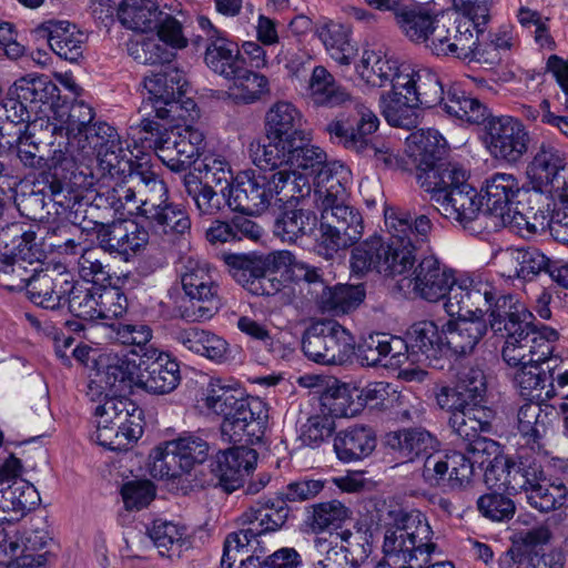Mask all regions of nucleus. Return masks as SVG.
Masks as SVG:
<instances>
[{
  "label": "nucleus",
  "mask_w": 568,
  "mask_h": 568,
  "mask_svg": "<svg viewBox=\"0 0 568 568\" xmlns=\"http://www.w3.org/2000/svg\"><path fill=\"white\" fill-rule=\"evenodd\" d=\"M183 185L201 216L216 215L222 210L224 200H227L225 191L220 195L212 185L203 184L199 176L191 172L183 176Z\"/></svg>",
  "instance_id": "54"
},
{
  "label": "nucleus",
  "mask_w": 568,
  "mask_h": 568,
  "mask_svg": "<svg viewBox=\"0 0 568 568\" xmlns=\"http://www.w3.org/2000/svg\"><path fill=\"white\" fill-rule=\"evenodd\" d=\"M293 142L292 146L283 150L284 161L275 165L258 166L262 170H274L287 166L295 171L297 176H305L311 183V179L316 185V202L326 196L327 190L332 186V181L342 183L341 179L333 174V168L327 163L326 152L317 145L300 142Z\"/></svg>",
  "instance_id": "18"
},
{
  "label": "nucleus",
  "mask_w": 568,
  "mask_h": 568,
  "mask_svg": "<svg viewBox=\"0 0 568 568\" xmlns=\"http://www.w3.org/2000/svg\"><path fill=\"white\" fill-rule=\"evenodd\" d=\"M180 280L182 290L191 302L190 307L181 312V317L186 322L211 320L221 307L215 270L207 262L189 256L183 260Z\"/></svg>",
  "instance_id": "14"
},
{
  "label": "nucleus",
  "mask_w": 568,
  "mask_h": 568,
  "mask_svg": "<svg viewBox=\"0 0 568 568\" xmlns=\"http://www.w3.org/2000/svg\"><path fill=\"white\" fill-rule=\"evenodd\" d=\"M438 22L429 43V50L434 54L488 62L479 43V34L483 33L479 26L463 18L453 20L448 14H442Z\"/></svg>",
  "instance_id": "17"
},
{
  "label": "nucleus",
  "mask_w": 568,
  "mask_h": 568,
  "mask_svg": "<svg viewBox=\"0 0 568 568\" xmlns=\"http://www.w3.org/2000/svg\"><path fill=\"white\" fill-rule=\"evenodd\" d=\"M303 113L288 101H277L265 114L267 143L252 142L250 153L256 166L275 165L284 161L283 150L293 142L306 140Z\"/></svg>",
  "instance_id": "11"
},
{
  "label": "nucleus",
  "mask_w": 568,
  "mask_h": 568,
  "mask_svg": "<svg viewBox=\"0 0 568 568\" xmlns=\"http://www.w3.org/2000/svg\"><path fill=\"white\" fill-rule=\"evenodd\" d=\"M159 40L148 39L142 42L133 43L130 47V54L142 64H156L170 60V53L164 44L174 49H183L187 45V39L184 37L181 23L170 13L162 11V19L155 28Z\"/></svg>",
  "instance_id": "31"
},
{
  "label": "nucleus",
  "mask_w": 568,
  "mask_h": 568,
  "mask_svg": "<svg viewBox=\"0 0 568 568\" xmlns=\"http://www.w3.org/2000/svg\"><path fill=\"white\" fill-rule=\"evenodd\" d=\"M14 486L3 488L1 495V510L23 516L33 509L40 501L36 487L27 480H18Z\"/></svg>",
  "instance_id": "63"
},
{
  "label": "nucleus",
  "mask_w": 568,
  "mask_h": 568,
  "mask_svg": "<svg viewBox=\"0 0 568 568\" xmlns=\"http://www.w3.org/2000/svg\"><path fill=\"white\" fill-rule=\"evenodd\" d=\"M355 344L353 334L336 321H318L306 329L302 349L317 364L341 365L353 356Z\"/></svg>",
  "instance_id": "16"
},
{
  "label": "nucleus",
  "mask_w": 568,
  "mask_h": 568,
  "mask_svg": "<svg viewBox=\"0 0 568 568\" xmlns=\"http://www.w3.org/2000/svg\"><path fill=\"white\" fill-rule=\"evenodd\" d=\"M444 306L449 316L484 318L488 315L490 329L505 338L503 358L518 361L520 347L516 343L534 316L515 296L499 294L493 283L477 276L455 281Z\"/></svg>",
  "instance_id": "1"
},
{
  "label": "nucleus",
  "mask_w": 568,
  "mask_h": 568,
  "mask_svg": "<svg viewBox=\"0 0 568 568\" xmlns=\"http://www.w3.org/2000/svg\"><path fill=\"white\" fill-rule=\"evenodd\" d=\"M99 445L110 450H126L143 434V410L128 397H109L95 407Z\"/></svg>",
  "instance_id": "12"
},
{
  "label": "nucleus",
  "mask_w": 568,
  "mask_h": 568,
  "mask_svg": "<svg viewBox=\"0 0 568 568\" xmlns=\"http://www.w3.org/2000/svg\"><path fill=\"white\" fill-rule=\"evenodd\" d=\"M378 125L377 115L364 103L356 102L352 114L347 118L341 115L329 122L326 125V132L333 142L345 149L373 155L378 164L393 166L397 164V156L385 143L377 145L372 141V135Z\"/></svg>",
  "instance_id": "13"
},
{
  "label": "nucleus",
  "mask_w": 568,
  "mask_h": 568,
  "mask_svg": "<svg viewBox=\"0 0 568 568\" xmlns=\"http://www.w3.org/2000/svg\"><path fill=\"white\" fill-rule=\"evenodd\" d=\"M92 135L97 136L94 142L88 145L97 151L98 171L100 179L94 180L97 206L101 203V192L106 191L113 183L122 182L126 175L136 173L140 168H134L129 149H124L115 129L108 123H100L92 129Z\"/></svg>",
  "instance_id": "15"
},
{
  "label": "nucleus",
  "mask_w": 568,
  "mask_h": 568,
  "mask_svg": "<svg viewBox=\"0 0 568 568\" xmlns=\"http://www.w3.org/2000/svg\"><path fill=\"white\" fill-rule=\"evenodd\" d=\"M532 190L547 194L552 201L568 200V164L552 144L542 142L527 168Z\"/></svg>",
  "instance_id": "21"
},
{
  "label": "nucleus",
  "mask_w": 568,
  "mask_h": 568,
  "mask_svg": "<svg viewBox=\"0 0 568 568\" xmlns=\"http://www.w3.org/2000/svg\"><path fill=\"white\" fill-rule=\"evenodd\" d=\"M409 155L416 165V178L422 186V176L442 175L445 170L458 169L457 164L442 161L446 152V140L435 129H420L408 138Z\"/></svg>",
  "instance_id": "28"
},
{
  "label": "nucleus",
  "mask_w": 568,
  "mask_h": 568,
  "mask_svg": "<svg viewBox=\"0 0 568 568\" xmlns=\"http://www.w3.org/2000/svg\"><path fill=\"white\" fill-rule=\"evenodd\" d=\"M39 37L45 38L51 50L60 58L77 62L83 54L87 36L65 20H48L37 27Z\"/></svg>",
  "instance_id": "35"
},
{
  "label": "nucleus",
  "mask_w": 568,
  "mask_h": 568,
  "mask_svg": "<svg viewBox=\"0 0 568 568\" xmlns=\"http://www.w3.org/2000/svg\"><path fill=\"white\" fill-rule=\"evenodd\" d=\"M548 267L549 258L536 247L508 248L500 257V274L507 278L532 280Z\"/></svg>",
  "instance_id": "41"
},
{
  "label": "nucleus",
  "mask_w": 568,
  "mask_h": 568,
  "mask_svg": "<svg viewBox=\"0 0 568 568\" xmlns=\"http://www.w3.org/2000/svg\"><path fill=\"white\" fill-rule=\"evenodd\" d=\"M256 464V450L240 445L219 450L212 458L210 468L216 485L231 494L243 487L245 478L255 469Z\"/></svg>",
  "instance_id": "27"
},
{
  "label": "nucleus",
  "mask_w": 568,
  "mask_h": 568,
  "mask_svg": "<svg viewBox=\"0 0 568 568\" xmlns=\"http://www.w3.org/2000/svg\"><path fill=\"white\" fill-rule=\"evenodd\" d=\"M308 94L316 105L341 106L351 102L355 105L357 100H353L351 93L337 84L334 77L322 65L313 69L308 81Z\"/></svg>",
  "instance_id": "45"
},
{
  "label": "nucleus",
  "mask_w": 568,
  "mask_h": 568,
  "mask_svg": "<svg viewBox=\"0 0 568 568\" xmlns=\"http://www.w3.org/2000/svg\"><path fill=\"white\" fill-rule=\"evenodd\" d=\"M232 277L247 291L266 273L262 254H230L225 256Z\"/></svg>",
  "instance_id": "58"
},
{
  "label": "nucleus",
  "mask_w": 568,
  "mask_h": 568,
  "mask_svg": "<svg viewBox=\"0 0 568 568\" xmlns=\"http://www.w3.org/2000/svg\"><path fill=\"white\" fill-rule=\"evenodd\" d=\"M105 252L101 246L82 251L78 260V273L82 283L100 286L110 282V267L104 263Z\"/></svg>",
  "instance_id": "62"
},
{
  "label": "nucleus",
  "mask_w": 568,
  "mask_h": 568,
  "mask_svg": "<svg viewBox=\"0 0 568 568\" xmlns=\"http://www.w3.org/2000/svg\"><path fill=\"white\" fill-rule=\"evenodd\" d=\"M146 220L156 232L163 234H184L191 227L186 211L170 201Z\"/></svg>",
  "instance_id": "61"
},
{
  "label": "nucleus",
  "mask_w": 568,
  "mask_h": 568,
  "mask_svg": "<svg viewBox=\"0 0 568 568\" xmlns=\"http://www.w3.org/2000/svg\"><path fill=\"white\" fill-rule=\"evenodd\" d=\"M385 531L383 551L386 560L375 568H422L428 565L436 545L426 517L419 510H398Z\"/></svg>",
  "instance_id": "6"
},
{
  "label": "nucleus",
  "mask_w": 568,
  "mask_h": 568,
  "mask_svg": "<svg viewBox=\"0 0 568 568\" xmlns=\"http://www.w3.org/2000/svg\"><path fill=\"white\" fill-rule=\"evenodd\" d=\"M412 354L423 357V361L437 359L444 352L443 329L432 321H420L412 325L407 332ZM422 361V358H418Z\"/></svg>",
  "instance_id": "50"
},
{
  "label": "nucleus",
  "mask_w": 568,
  "mask_h": 568,
  "mask_svg": "<svg viewBox=\"0 0 568 568\" xmlns=\"http://www.w3.org/2000/svg\"><path fill=\"white\" fill-rule=\"evenodd\" d=\"M149 537L163 557L180 556L186 545V528L172 521L156 519L149 529Z\"/></svg>",
  "instance_id": "56"
},
{
  "label": "nucleus",
  "mask_w": 568,
  "mask_h": 568,
  "mask_svg": "<svg viewBox=\"0 0 568 568\" xmlns=\"http://www.w3.org/2000/svg\"><path fill=\"white\" fill-rule=\"evenodd\" d=\"M540 465L528 458L515 460L510 457H496L485 470V483L489 488L508 494H525L532 483L540 478Z\"/></svg>",
  "instance_id": "26"
},
{
  "label": "nucleus",
  "mask_w": 568,
  "mask_h": 568,
  "mask_svg": "<svg viewBox=\"0 0 568 568\" xmlns=\"http://www.w3.org/2000/svg\"><path fill=\"white\" fill-rule=\"evenodd\" d=\"M555 414V408L544 402L529 400L520 406L518 418V430L527 438V442L537 443L546 435Z\"/></svg>",
  "instance_id": "49"
},
{
  "label": "nucleus",
  "mask_w": 568,
  "mask_h": 568,
  "mask_svg": "<svg viewBox=\"0 0 568 568\" xmlns=\"http://www.w3.org/2000/svg\"><path fill=\"white\" fill-rule=\"evenodd\" d=\"M99 286L75 281L70 275L63 306L68 305L70 312L83 320H95L97 300Z\"/></svg>",
  "instance_id": "55"
},
{
  "label": "nucleus",
  "mask_w": 568,
  "mask_h": 568,
  "mask_svg": "<svg viewBox=\"0 0 568 568\" xmlns=\"http://www.w3.org/2000/svg\"><path fill=\"white\" fill-rule=\"evenodd\" d=\"M454 272L438 258H423L408 276L398 281V288L430 303L448 297L455 284Z\"/></svg>",
  "instance_id": "23"
},
{
  "label": "nucleus",
  "mask_w": 568,
  "mask_h": 568,
  "mask_svg": "<svg viewBox=\"0 0 568 568\" xmlns=\"http://www.w3.org/2000/svg\"><path fill=\"white\" fill-rule=\"evenodd\" d=\"M365 297L362 285H325L316 297V304L323 313L341 315L359 306Z\"/></svg>",
  "instance_id": "48"
},
{
  "label": "nucleus",
  "mask_w": 568,
  "mask_h": 568,
  "mask_svg": "<svg viewBox=\"0 0 568 568\" xmlns=\"http://www.w3.org/2000/svg\"><path fill=\"white\" fill-rule=\"evenodd\" d=\"M70 275L65 271L59 272L55 268L43 270L42 266L39 267L24 288L29 300L47 310L63 306Z\"/></svg>",
  "instance_id": "36"
},
{
  "label": "nucleus",
  "mask_w": 568,
  "mask_h": 568,
  "mask_svg": "<svg viewBox=\"0 0 568 568\" xmlns=\"http://www.w3.org/2000/svg\"><path fill=\"white\" fill-rule=\"evenodd\" d=\"M442 106L449 116L469 124H485L491 115L489 109L478 99L456 87L448 90Z\"/></svg>",
  "instance_id": "47"
},
{
  "label": "nucleus",
  "mask_w": 568,
  "mask_h": 568,
  "mask_svg": "<svg viewBox=\"0 0 568 568\" xmlns=\"http://www.w3.org/2000/svg\"><path fill=\"white\" fill-rule=\"evenodd\" d=\"M273 171L275 172L271 176H266V192L272 193V201L293 204L310 195L312 186L307 178L297 176V173L287 166Z\"/></svg>",
  "instance_id": "44"
},
{
  "label": "nucleus",
  "mask_w": 568,
  "mask_h": 568,
  "mask_svg": "<svg viewBox=\"0 0 568 568\" xmlns=\"http://www.w3.org/2000/svg\"><path fill=\"white\" fill-rule=\"evenodd\" d=\"M490 415L491 412L487 407L479 406L455 412L449 417L450 428L465 443L464 454L471 463L473 469L475 464L484 465L488 462L491 450L496 449L494 440L480 436L481 433L489 430Z\"/></svg>",
  "instance_id": "22"
},
{
  "label": "nucleus",
  "mask_w": 568,
  "mask_h": 568,
  "mask_svg": "<svg viewBox=\"0 0 568 568\" xmlns=\"http://www.w3.org/2000/svg\"><path fill=\"white\" fill-rule=\"evenodd\" d=\"M444 100L443 84L435 71L403 63L395 80L394 91L381 94L379 106L390 125L410 129L417 125L418 106L443 105Z\"/></svg>",
  "instance_id": "4"
},
{
  "label": "nucleus",
  "mask_w": 568,
  "mask_h": 568,
  "mask_svg": "<svg viewBox=\"0 0 568 568\" xmlns=\"http://www.w3.org/2000/svg\"><path fill=\"white\" fill-rule=\"evenodd\" d=\"M159 71H151L143 80L145 94L143 105H150L158 118V110L168 108L169 103L185 92L187 82L182 71L171 64L161 63Z\"/></svg>",
  "instance_id": "33"
},
{
  "label": "nucleus",
  "mask_w": 568,
  "mask_h": 568,
  "mask_svg": "<svg viewBox=\"0 0 568 568\" xmlns=\"http://www.w3.org/2000/svg\"><path fill=\"white\" fill-rule=\"evenodd\" d=\"M17 252L0 255V285L9 291L24 290L34 272L43 265L42 252L36 248V234L24 232Z\"/></svg>",
  "instance_id": "25"
},
{
  "label": "nucleus",
  "mask_w": 568,
  "mask_h": 568,
  "mask_svg": "<svg viewBox=\"0 0 568 568\" xmlns=\"http://www.w3.org/2000/svg\"><path fill=\"white\" fill-rule=\"evenodd\" d=\"M288 515V506L278 496L276 498H263L243 513L241 520L246 527L241 530L253 541L258 537L284 528Z\"/></svg>",
  "instance_id": "34"
},
{
  "label": "nucleus",
  "mask_w": 568,
  "mask_h": 568,
  "mask_svg": "<svg viewBox=\"0 0 568 568\" xmlns=\"http://www.w3.org/2000/svg\"><path fill=\"white\" fill-rule=\"evenodd\" d=\"M185 473L202 464L209 456V444L200 436L187 434L168 442Z\"/></svg>",
  "instance_id": "60"
},
{
  "label": "nucleus",
  "mask_w": 568,
  "mask_h": 568,
  "mask_svg": "<svg viewBox=\"0 0 568 568\" xmlns=\"http://www.w3.org/2000/svg\"><path fill=\"white\" fill-rule=\"evenodd\" d=\"M524 331L520 338L518 337L519 343H516V346L520 347L518 361L515 363L508 362L506 358L504 361L508 366L518 368L514 379L523 397H527L529 400L546 402L556 396L554 373L557 365L551 366L549 363L557 361L550 356L555 351L559 334L548 326L536 328L531 325V321L527 323Z\"/></svg>",
  "instance_id": "3"
},
{
  "label": "nucleus",
  "mask_w": 568,
  "mask_h": 568,
  "mask_svg": "<svg viewBox=\"0 0 568 568\" xmlns=\"http://www.w3.org/2000/svg\"><path fill=\"white\" fill-rule=\"evenodd\" d=\"M387 444L407 458H424L422 477L432 487H466L473 477L471 463L462 452H437L438 442L423 428H410L387 435Z\"/></svg>",
  "instance_id": "2"
},
{
  "label": "nucleus",
  "mask_w": 568,
  "mask_h": 568,
  "mask_svg": "<svg viewBox=\"0 0 568 568\" xmlns=\"http://www.w3.org/2000/svg\"><path fill=\"white\" fill-rule=\"evenodd\" d=\"M180 383L179 364L160 354L148 364L144 373L139 372L138 386L152 394H168Z\"/></svg>",
  "instance_id": "43"
},
{
  "label": "nucleus",
  "mask_w": 568,
  "mask_h": 568,
  "mask_svg": "<svg viewBox=\"0 0 568 568\" xmlns=\"http://www.w3.org/2000/svg\"><path fill=\"white\" fill-rule=\"evenodd\" d=\"M484 199L487 212L496 219L495 226L517 227L519 232L525 230L528 234L538 232L536 224L528 222L523 214L511 215V206L515 203L520 185L517 178L509 173H495L485 181Z\"/></svg>",
  "instance_id": "20"
},
{
  "label": "nucleus",
  "mask_w": 568,
  "mask_h": 568,
  "mask_svg": "<svg viewBox=\"0 0 568 568\" xmlns=\"http://www.w3.org/2000/svg\"><path fill=\"white\" fill-rule=\"evenodd\" d=\"M272 203V193L266 192V176L251 172L239 174L227 192V205L246 215L263 213Z\"/></svg>",
  "instance_id": "32"
},
{
  "label": "nucleus",
  "mask_w": 568,
  "mask_h": 568,
  "mask_svg": "<svg viewBox=\"0 0 568 568\" xmlns=\"http://www.w3.org/2000/svg\"><path fill=\"white\" fill-rule=\"evenodd\" d=\"M205 407L223 416L222 437L231 443L247 446L261 440L266 423L264 403L257 397L220 383H212L204 397Z\"/></svg>",
  "instance_id": "5"
},
{
  "label": "nucleus",
  "mask_w": 568,
  "mask_h": 568,
  "mask_svg": "<svg viewBox=\"0 0 568 568\" xmlns=\"http://www.w3.org/2000/svg\"><path fill=\"white\" fill-rule=\"evenodd\" d=\"M351 517V510L339 500L332 499L306 508L304 524L308 531L321 534L337 528Z\"/></svg>",
  "instance_id": "52"
},
{
  "label": "nucleus",
  "mask_w": 568,
  "mask_h": 568,
  "mask_svg": "<svg viewBox=\"0 0 568 568\" xmlns=\"http://www.w3.org/2000/svg\"><path fill=\"white\" fill-rule=\"evenodd\" d=\"M484 142L494 159L516 164L528 152L530 134L515 116L490 115L484 124Z\"/></svg>",
  "instance_id": "19"
},
{
  "label": "nucleus",
  "mask_w": 568,
  "mask_h": 568,
  "mask_svg": "<svg viewBox=\"0 0 568 568\" xmlns=\"http://www.w3.org/2000/svg\"><path fill=\"white\" fill-rule=\"evenodd\" d=\"M443 12H436L428 6L403 7L395 19L402 32L413 42L429 49L434 29Z\"/></svg>",
  "instance_id": "40"
},
{
  "label": "nucleus",
  "mask_w": 568,
  "mask_h": 568,
  "mask_svg": "<svg viewBox=\"0 0 568 568\" xmlns=\"http://www.w3.org/2000/svg\"><path fill=\"white\" fill-rule=\"evenodd\" d=\"M197 22L210 41L204 58L206 65L227 80H232L239 72L243 73L244 60L237 45L229 41L224 32L216 29L206 17H199Z\"/></svg>",
  "instance_id": "29"
},
{
  "label": "nucleus",
  "mask_w": 568,
  "mask_h": 568,
  "mask_svg": "<svg viewBox=\"0 0 568 568\" xmlns=\"http://www.w3.org/2000/svg\"><path fill=\"white\" fill-rule=\"evenodd\" d=\"M385 226L389 234L381 260L379 274L407 276L415 264L417 250L428 242L432 222L426 215L412 219L410 214L396 209L385 211Z\"/></svg>",
  "instance_id": "7"
},
{
  "label": "nucleus",
  "mask_w": 568,
  "mask_h": 568,
  "mask_svg": "<svg viewBox=\"0 0 568 568\" xmlns=\"http://www.w3.org/2000/svg\"><path fill=\"white\" fill-rule=\"evenodd\" d=\"M203 133L192 125H176L165 131L155 142L159 159L172 171H185L199 156Z\"/></svg>",
  "instance_id": "24"
},
{
  "label": "nucleus",
  "mask_w": 568,
  "mask_h": 568,
  "mask_svg": "<svg viewBox=\"0 0 568 568\" xmlns=\"http://www.w3.org/2000/svg\"><path fill=\"white\" fill-rule=\"evenodd\" d=\"M110 186L101 192V203L116 213H136L146 219L169 202L166 184L149 169L141 168Z\"/></svg>",
  "instance_id": "10"
},
{
  "label": "nucleus",
  "mask_w": 568,
  "mask_h": 568,
  "mask_svg": "<svg viewBox=\"0 0 568 568\" xmlns=\"http://www.w3.org/2000/svg\"><path fill=\"white\" fill-rule=\"evenodd\" d=\"M118 18L126 29L148 32L155 30L162 19V10L154 0H122L118 7Z\"/></svg>",
  "instance_id": "46"
},
{
  "label": "nucleus",
  "mask_w": 568,
  "mask_h": 568,
  "mask_svg": "<svg viewBox=\"0 0 568 568\" xmlns=\"http://www.w3.org/2000/svg\"><path fill=\"white\" fill-rule=\"evenodd\" d=\"M422 178V189L429 194L434 209L446 220L467 227L479 217L483 203L477 190L467 182V172L463 168Z\"/></svg>",
  "instance_id": "9"
},
{
  "label": "nucleus",
  "mask_w": 568,
  "mask_h": 568,
  "mask_svg": "<svg viewBox=\"0 0 568 568\" xmlns=\"http://www.w3.org/2000/svg\"><path fill=\"white\" fill-rule=\"evenodd\" d=\"M12 93L26 104H45L58 97L59 89L48 75L32 73L16 80Z\"/></svg>",
  "instance_id": "53"
},
{
  "label": "nucleus",
  "mask_w": 568,
  "mask_h": 568,
  "mask_svg": "<svg viewBox=\"0 0 568 568\" xmlns=\"http://www.w3.org/2000/svg\"><path fill=\"white\" fill-rule=\"evenodd\" d=\"M402 64L382 49H367L363 51L355 70L367 87L384 88L390 85L389 91H394L395 80L399 75Z\"/></svg>",
  "instance_id": "38"
},
{
  "label": "nucleus",
  "mask_w": 568,
  "mask_h": 568,
  "mask_svg": "<svg viewBox=\"0 0 568 568\" xmlns=\"http://www.w3.org/2000/svg\"><path fill=\"white\" fill-rule=\"evenodd\" d=\"M376 447V434L365 425H353L338 432L334 450L342 462L359 460L369 456Z\"/></svg>",
  "instance_id": "42"
},
{
  "label": "nucleus",
  "mask_w": 568,
  "mask_h": 568,
  "mask_svg": "<svg viewBox=\"0 0 568 568\" xmlns=\"http://www.w3.org/2000/svg\"><path fill=\"white\" fill-rule=\"evenodd\" d=\"M331 536L337 541V545L349 562L353 564L354 568H358L367 560L372 551L367 530L362 528L354 530L344 529Z\"/></svg>",
  "instance_id": "64"
},
{
  "label": "nucleus",
  "mask_w": 568,
  "mask_h": 568,
  "mask_svg": "<svg viewBox=\"0 0 568 568\" xmlns=\"http://www.w3.org/2000/svg\"><path fill=\"white\" fill-rule=\"evenodd\" d=\"M92 223V227L82 225V230H92L100 246L106 252H115L128 257L144 248L149 242L148 231L134 221H118L111 224Z\"/></svg>",
  "instance_id": "30"
},
{
  "label": "nucleus",
  "mask_w": 568,
  "mask_h": 568,
  "mask_svg": "<svg viewBox=\"0 0 568 568\" xmlns=\"http://www.w3.org/2000/svg\"><path fill=\"white\" fill-rule=\"evenodd\" d=\"M98 371L95 377L90 381V388L94 385L104 383L113 392H122L132 385L138 386L139 365L134 359H130L125 355L108 353L100 357L98 362Z\"/></svg>",
  "instance_id": "37"
},
{
  "label": "nucleus",
  "mask_w": 568,
  "mask_h": 568,
  "mask_svg": "<svg viewBox=\"0 0 568 568\" xmlns=\"http://www.w3.org/2000/svg\"><path fill=\"white\" fill-rule=\"evenodd\" d=\"M316 34L326 52L339 65H349L355 49L349 41V29L335 21H326L317 27Z\"/></svg>",
  "instance_id": "51"
},
{
  "label": "nucleus",
  "mask_w": 568,
  "mask_h": 568,
  "mask_svg": "<svg viewBox=\"0 0 568 568\" xmlns=\"http://www.w3.org/2000/svg\"><path fill=\"white\" fill-rule=\"evenodd\" d=\"M47 168L52 171L53 179L70 180L72 184L85 189L94 187L93 173L80 169L65 151L54 150L47 160Z\"/></svg>",
  "instance_id": "59"
},
{
  "label": "nucleus",
  "mask_w": 568,
  "mask_h": 568,
  "mask_svg": "<svg viewBox=\"0 0 568 568\" xmlns=\"http://www.w3.org/2000/svg\"><path fill=\"white\" fill-rule=\"evenodd\" d=\"M316 215L308 209L298 207L286 210L276 220L274 233L286 242H294L298 237L312 232L316 225Z\"/></svg>",
  "instance_id": "57"
},
{
  "label": "nucleus",
  "mask_w": 568,
  "mask_h": 568,
  "mask_svg": "<svg viewBox=\"0 0 568 568\" xmlns=\"http://www.w3.org/2000/svg\"><path fill=\"white\" fill-rule=\"evenodd\" d=\"M489 324L485 318L458 317L443 326L444 351L456 355L470 354L487 333Z\"/></svg>",
  "instance_id": "39"
},
{
  "label": "nucleus",
  "mask_w": 568,
  "mask_h": 568,
  "mask_svg": "<svg viewBox=\"0 0 568 568\" xmlns=\"http://www.w3.org/2000/svg\"><path fill=\"white\" fill-rule=\"evenodd\" d=\"M347 197L346 186L332 181L326 196L317 202L321 211V236L315 250L326 260L332 258L339 250L352 246L363 235L362 215L346 203Z\"/></svg>",
  "instance_id": "8"
}]
</instances>
